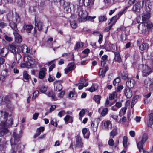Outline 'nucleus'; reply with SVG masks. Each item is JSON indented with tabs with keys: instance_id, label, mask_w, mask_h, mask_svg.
Segmentation results:
<instances>
[{
	"instance_id": "nucleus-1",
	"label": "nucleus",
	"mask_w": 153,
	"mask_h": 153,
	"mask_svg": "<svg viewBox=\"0 0 153 153\" xmlns=\"http://www.w3.org/2000/svg\"><path fill=\"white\" fill-rule=\"evenodd\" d=\"M0 124V136H2L8 132V128L11 126L13 123V119L10 117L7 119L8 113L5 111H1Z\"/></svg>"
},
{
	"instance_id": "nucleus-2",
	"label": "nucleus",
	"mask_w": 153,
	"mask_h": 153,
	"mask_svg": "<svg viewBox=\"0 0 153 153\" xmlns=\"http://www.w3.org/2000/svg\"><path fill=\"white\" fill-rule=\"evenodd\" d=\"M21 136L15 132H14L13 134V137L10 140L11 149L12 151L11 153H16L18 150L20 151L21 144L20 138Z\"/></svg>"
},
{
	"instance_id": "nucleus-3",
	"label": "nucleus",
	"mask_w": 153,
	"mask_h": 153,
	"mask_svg": "<svg viewBox=\"0 0 153 153\" xmlns=\"http://www.w3.org/2000/svg\"><path fill=\"white\" fill-rule=\"evenodd\" d=\"M151 13H149L144 14L142 16V20L143 21L142 25L143 26V29L149 31H151L152 28L153 26L151 22H146L150 17Z\"/></svg>"
},
{
	"instance_id": "nucleus-4",
	"label": "nucleus",
	"mask_w": 153,
	"mask_h": 153,
	"mask_svg": "<svg viewBox=\"0 0 153 153\" xmlns=\"http://www.w3.org/2000/svg\"><path fill=\"white\" fill-rule=\"evenodd\" d=\"M78 20L79 22H85L87 20H91L95 18V17L88 16L87 12L84 10L78 9Z\"/></svg>"
},
{
	"instance_id": "nucleus-5",
	"label": "nucleus",
	"mask_w": 153,
	"mask_h": 153,
	"mask_svg": "<svg viewBox=\"0 0 153 153\" xmlns=\"http://www.w3.org/2000/svg\"><path fill=\"white\" fill-rule=\"evenodd\" d=\"M63 8L65 11L68 13H70L72 11L74 12L76 9V7L73 4H71L68 2H64Z\"/></svg>"
},
{
	"instance_id": "nucleus-6",
	"label": "nucleus",
	"mask_w": 153,
	"mask_h": 153,
	"mask_svg": "<svg viewBox=\"0 0 153 153\" xmlns=\"http://www.w3.org/2000/svg\"><path fill=\"white\" fill-rule=\"evenodd\" d=\"M145 4V9L147 13H149L153 8V2H151L150 0H143L142 4Z\"/></svg>"
},
{
	"instance_id": "nucleus-7",
	"label": "nucleus",
	"mask_w": 153,
	"mask_h": 153,
	"mask_svg": "<svg viewBox=\"0 0 153 153\" xmlns=\"http://www.w3.org/2000/svg\"><path fill=\"white\" fill-rule=\"evenodd\" d=\"M142 75L143 76H147L152 72L151 68L146 65H142Z\"/></svg>"
},
{
	"instance_id": "nucleus-8",
	"label": "nucleus",
	"mask_w": 153,
	"mask_h": 153,
	"mask_svg": "<svg viewBox=\"0 0 153 153\" xmlns=\"http://www.w3.org/2000/svg\"><path fill=\"white\" fill-rule=\"evenodd\" d=\"M33 28V26L31 25H25L23 26V28L21 30V31L22 32H26L30 33Z\"/></svg>"
},
{
	"instance_id": "nucleus-9",
	"label": "nucleus",
	"mask_w": 153,
	"mask_h": 153,
	"mask_svg": "<svg viewBox=\"0 0 153 153\" xmlns=\"http://www.w3.org/2000/svg\"><path fill=\"white\" fill-rule=\"evenodd\" d=\"M62 82V80L56 81L54 82V84L56 85V87L55 88V90L56 91H60L62 90V86L61 83Z\"/></svg>"
},
{
	"instance_id": "nucleus-10",
	"label": "nucleus",
	"mask_w": 153,
	"mask_h": 153,
	"mask_svg": "<svg viewBox=\"0 0 153 153\" xmlns=\"http://www.w3.org/2000/svg\"><path fill=\"white\" fill-rule=\"evenodd\" d=\"M99 123V120L97 119L96 120L92 122L91 128L94 132H96L97 130Z\"/></svg>"
},
{
	"instance_id": "nucleus-11",
	"label": "nucleus",
	"mask_w": 153,
	"mask_h": 153,
	"mask_svg": "<svg viewBox=\"0 0 153 153\" xmlns=\"http://www.w3.org/2000/svg\"><path fill=\"white\" fill-rule=\"evenodd\" d=\"M125 95L128 99L131 98L132 96V91L130 88H126L124 90Z\"/></svg>"
},
{
	"instance_id": "nucleus-12",
	"label": "nucleus",
	"mask_w": 153,
	"mask_h": 153,
	"mask_svg": "<svg viewBox=\"0 0 153 153\" xmlns=\"http://www.w3.org/2000/svg\"><path fill=\"white\" fill-rule=\"evenodd\" d=\"M76 146L77 147H82L83 146V143L80 136L78 135L76 137Z\"/></svg>"
},
{
	"instance_id": "nucleus-13",
	"label": "nucleus",
	"mask_w": 153,
	"mask_h": 153,
	"mask_svg": "<svg viewBox=\"0 0 153 153\" xmlns=\"http://www.w3.org/2000/svg\"><path fill=\"white\" fill-rule=\"evenodd\" d=\"M35 25L40 31L42 30L45 28V25L43 22L40 21H37L35 20Z\"/></svg>"
},
{
	"instance_id": "nucleus-14",
	"label": "nucleus",
	"mask_w": 153,
	"mask_h": 153,
	"mask_svg": "<svg viewBox=\"0 0 153 153\" xmlns=\"http://www.w3.org/2000/svg\"><path fill=\"white\" fill-rule=\"evenodd\" d=\"M141 1H138L133 6L132 10L134 12H139L141 7Z\"/></svg>"
},
{
	"instance_id": "nucleus-15",
	"label": "nucleus",
	"mask_w": 153,
	"mask_h": 153,
	"mask_svg": "<svg viewBox=\"0 0 153 153\" xmlns=\"http://www.w3.org/2000/svg\"><path fill=\"white\" fill-rule=\"evenodd\" d=\"M102 125H104L105 129L108 130L111 129L112 127V125L111 122L109 120L103 121L102 122Z\"/></svg>"
},
{
	"instance_id": "nucleus-16",
	"label": "nucleus",
	"mask_w": 153,
	"mask_h": 153,
	"mask_svg": "<svg viewBox=\"0 0 153 153\" xmlns=\"http://www.w3.org/2000/svg\"><path fill=\"white\" fill-rule=\"evenodd\" d=\"M21 50L23 53H31L32 51L30 48H28L25 45H24L21 46Z\"/></svg>"
},
{
	"instance_id": "nucleus-17",
	"label": "nucleus",
	"mask_w": 153,
	"mask_h": 153,
	"mask_svg": "<svg viewBox=\"0 0 153 153\" xmlns=\"http://www.w3.org/2000/svg\"><path fill=\"white\" fill-rule=\"evenodd\" d=\"M9 52L8 49L6 48H4L0 50V55L3 57H6Z\"/></svg>"
},
{
	"instance_id": "nucleus-18",
	"label": "nucleus",
	"mask_w": 153,
	"mask_h": 153,
	"mask_svg": "<svg viewBox=\"0 0 153 153\" xmlns=\"http://www.w3.org/2000/svg\"><path fill=\"white\" fill-rule=\"evenodd\" d=\"M18 32H14V35L16 41L17 43H21L22 41V39L21 36L18 33Z\"/></svg>"
},
{
	"instance_id": "nucleus-19",
	"label": "nucleus",
	"mask_w": 153,
	"mask_h": 153,
	"mask_svg": "<svg viewBox=\"0 0 153 153\" xmlns=\"http://www.w3.org/2000/svg\"><path fill=\"white\" fill-rule=\"evenodd\" d=\"M139 48L141 51H144L147 49L149 48V45L145 42H143L140 45H138Z\"/></svg>"
},
{
	"instance_id": "nucleus-20",
	"label": "nucleus",
	"mask_w": 153,
	"mask_h": 153,
	"mask_svg": "<svg viewBox=\"0 0 153 153\" xmlns=\"http://www.w3.org/2000/svg\"><path fill=\"white\" fill-rule=\"evenodd\" d=\"M46 71V69L45 68H42L41 69L39 74V76L40 79H43L44 78Z\"/></svg>"
},
{
	"instance_id": "nucleus-21",
	"label": "nucleus",
	"mask_w": 153,
	"mask_h": 153,
	"mask_svg": "<svg viewBox=\"0 0 153 153\" xmlns=\"http://www.w3.org/2000/svg\"><path fill=\"white\" fill-rule=\"evenodd\" d=\"M135 82L133 79L128 80L126 82V85L127 88H133L135 84Z\"/></svg>"
},
{
	"instance_id": "nucleus-22",
	"label": "nucleus",
	"mask_w": 153,
	"mask_h": 153,
	"mask_svg": "<svg viewBox=\"0 0 153 153\" xmlns=\"http://www.w3.org/2000/svg\"><path fill=\"white\" fill-rule=\"evenodd\" d=\"M68 66V67L65 70V73L66 74L68 73L73 69L74 67V65L72 63H71L69 64Z\"/></svg>"
},
{
	"instance_id": "nucleus-23",
	"label": "nucleus",
	"mask_w": 153,
	"mask_h": 153,
	"mask_svg": "<svg viewBox=\"0 0 153 153\" xmlns=\"http://www.w3.org/2000/svg\"><path fill=\"white\" fill-rule=\"evenodd\" d=\"M9 50L13 54L16 53L18 51V48L13 45H11L9 46Z\"/></svg>"
},
{
	"instance_id": "nucleus-24",
	"label": "nucleus",
	"mask_w": 153,
	"mask_h": 153,
	"mask_svg": "<svg viewBox=\"0 0 153 153\" xmlns=\"http://www.w3.org/2000/svg\"><path fill=\"white\" fill-rule=\"evenodd\" d=\"M44 127H41L37 129V133L34 136V138H36L38 137L41 133V132H43L44 130Z\"/></svg>"
},
{
	"instance_id": "nucleus-25",
	"label": "nucleus",
	"mask_w": 153,
	"mask_h": 153,
	"mask_svg": "<svg viewBox=\"0 0 153 153\" xmlns=\"http://www.w3.org/2000/svg\"><path fill=\"white\" fill-rule=\"evenodd\" d=\"M153 124V113H151L149 115V120L147 123V125L150 127Z\"/></svg>"
},
{
	"instance_id": "nucleus-26",
	"label": "nucleus",
	"mask_w": 153,
	"mask_h": 153,
	"mask_svg": "<svg viewBox=\"0 0 153 153\" xmlns=\"http://www.w3.org/2000/svg\"><path fill=\"white\" fill-rule=\"evenodd\" d=\"M9 25L14 30V32H18V30L17 27V25L16 23L14 22H10Z\"/></svg>"
},
{
	"instance_id": "nucleus-27",
	"label": "nucleus",
	"mask_w": 153,
	"mask_h": 153,
	"mask_svg": "<svg viewBox=\"0 0 153 153\" xmlns=\"http://www.w3.org/2000/svg\"><path fill=\"white\" fill-rule=\"evenodd\" d=\"M114 53L115 55L114 59L115 60L120 63L121 61V59L119 52L117 51L114 52Z\"/></svg>"
},
{
	"instance_id": "nucleus-28",
	"label": "nucleus",
	"mask_w": 153,
	"mask_h": 153,
	"mask_svg": "<svg viewBox=\"0 0 153 153\" xmlns=\"http://www.w3.org/2000/svg\"><path fill=\"white\" fill-rule=\"evenodd\" d=\"M145 143V142L142 140L138 142H137V145L138 148L139 149V152H141L142 149H144L143 146V144Z\"/></svg>"
},
{
	"instance_id": "nucleus-29",
	"label": "nucleus",
	"mask_w": 153,
	"mask_h": 153,
	"mask_svg": "<svg viewBox=\"0 0 153 153\" xmlns=\"http://www.w3.org/2000/svg\"><path fill=\"white\" fill-rule=\"evenodd\" d=\"M104 2L106 5L111 6L116 2L115 0H104Z\"/></svg>"
},
{
	"instance_id": "nucleus-30",
	"label": "nucleus",
	"mask_w": 153,
	"mask_h": 153,
	"mask_svg": "<svg viewBox=\"0 0 153 153\" xmlns=\"http://www.w3.org/2000/svg\"><path fill=\"white\" fill-rule=\"evenodd\" d=\"M13 11H10L6 16L7 20L9 21H12L13 18Z\"/></svg>"
},
{
	"instance_id": "nucleus-31",
	"label": "nucleus",
	"mask_w": 153,
	"mask_h": 153,
	"mask_svg": "<svg viewBox=\"0 0 153 153\" xmlns=\"http://www.w3.org/2000/svg\"><path fill=\"white\" fill-rule=\"evenodd\" d=\"M45 94L49 97H51L53 100H55V95L52 91H50L48 93H46Z\"/></svg>"
},
{
	"instance_id": "nucleus-32",
	"label": "nucleus",
	"mask_w": 153,
	"mask_h": 153,
	"mask_svg": "<svg viewBox=\"0 0 153 153\" xmlns=\"http://www.w3.org/2000/svg\"><path fill=\"white\" fill-rule=\"evenodd\" d=\"M23 77L24 79L26 80L27 81L30 78V75H29L26 71H24L23 73Z\"/></svg>"
},
{
	"instance_id": "nucleus-33",
	"label": "nucleus",
	"mask_w": 153,
	"mask_h": 153,
	"mask_svg": "<svg viewBox=\"0 0 153 153\" xmlns=\"http://www.w3.org/2000/svg\"><path fill=\"white\" fill-rule=\"evenodd\" d=\"M121 77L124 79H127L128 78V73L127 71H123L121 73Z\"/></svg>"
},
{
	"instance_id": "nucleus-34",
	"label": "nucleus",
	"mask_w": 153,
	"mask_h": 153,
	"mask_svg": "<svg viewBox=\"0 0 153 153\" xmlns=\"http://www.w3.org/2000/svg\"><path fill=\"white\" fill-rule=\"evenodd\" d=\"M101 97L99 95H95L94 97V100L97 104H99L100 102Z\"/></svg>"
},
{
	"instance_id": "nucleus-35",
	"label": "nucleus",
	"mask_w": 153,
	"mask_h": 153,
	"mask_svg": "<svg viewBox=\"0 0 153 153\" xmlns=\"http://www.w3.org/2000/svg\"><path fill=\"white\" fill-rule=\"evenodd\" d=\"M98 19L99 22H102L103 21H106L107 19L106 16L101 15L99 17Z\"/></svg>"
},
{
	"instance_id": "nucleus-36",
	"label": "nucleus",
	"mask_w": 153,
	"mask_h": 153,
	"mask_svg": "<svg viewBox=\"0 0 153 153\" xmlns=\"http://www.w3.org/2000/svg\"><path fill=\"white\" fill-rule=\"evenodd\" d=\"M105 73L104 72L103 68H101L100 69L99 71V75L100 76H102V78H103L105 76Z\"/></svg>"
},
{
	"instance_id": "nucleus-37",
	"label": "nucleus",
	"mask_w": 153,
	"mask_h": 153,
	"mask_svg": "<svg viewBox=\"0 0 153 153\" xmlns=\"http://www.w3.org/2000/svg\"><path fill=\"white\" fill-rule=\"evenodd\" d=\"M127 142L128 139L127 137L126 136H124L123 138V146L125 148L127 147Z\"/></svg>"
},
{
	"instance_id": "nucleus-38",
	"label": "nucleus",
	"mask_w": 153,
	"mask_h": 153,
	"mask_svg": "<svg viewBox=\"0 0 153 153\" xmlns=\"http://www.w3.org/2000/svg\"><path fill=\"white\" fill-rule=\"evenodd\" d=\"M11 96L10 95H7L5 96L4 98V102L5 103L7 104L10 103Z\"/></svg>"
},
{
	"instance_id": "nucleus-39",
	"label": "nucleus",
	"mask_w": 153,
	"mask_h": 153,
	"mask_svg": "<svg viewBox=\"0 0 153 153\" xmlns=\"http://www.w3.org/2000/svg\"><path fill=\"white\" fill-rule=\"evenodd\" d=\"M148 139V135L146 133H144L143 134L142 136V137L141 140L145 142Z\"/></svg>"
},
{
	"instance_id": "nucleus-40",
	"label": "nucleus",
	"mask_w": 153,
	"mask_h": 153,
	"mask_svg": "<svg viewBox=\"0 0 153 153\" xmlns=\"http://www.w3.org/2000/svg\"><path fill=\"white\" fill-rule=\"evenodd\" d=\"M70 24L71 27L74 29H75L77 27V24L75 21H70Z\"/></svg>"
},
{
	"instance_id": "nucleus-41",
	"label": "nucleus",
	"mask_w": 153,
	"mask_h": 153,
	"mask_svg": "<svg viewBox=\"0 0 153 153\" xmlns=\"http://www.w3.org/2000/svg\"><path fill=\"white\" fill-rule=\"evenodd\" d=\"M117 134V130L116 129H114L110 133V136L112 138L116 135Z\"/></svg>"
},
{
	"instance_id": "nucleus-42",
	"label": "nucleus",
	"mask_w": 153,
	"mask_h": 153,
	"mask_svg": "<svg viewBox=\"0 0 153 153\" xmlns=\"http://www.w3.org/2000/svg\"><path fill=\"white\" fill-rule=\"evenodd\" d=\"M92 0H83V3L85 6L89 5L91 3Z\"/></svg>"
},
{
	"instance_id": "nucleus-43",
	"label": "nucleus",
	"mask_w": 153,
	"mask_h": 153,
	"mask_svg": "<svg viewBox=\"0 0 153 153\" xmlns=\"http://www.w3.org/2000/svg\"><path fill=\"white\" fill-rule=\"evenodd\" d=\"M47 89L48 88L47 87L45 86H42L41 87L40 90L41 93H45V92L46 91Z\"/></svg>"
},
{
	"instance_id": "nucleus-44",
	"label": "nucleus",
	"mask_w": 153,
	"mask_h": 153,
	"mask_svg": "<svg viewBox=\"0 0 153 153\" xmlns=\"http://www.w3.org/2000/svg\"><path fill=\"white\" fill-rule=\"evenodd\" d=\"M85 113V111L84 109H82L79 113V118L80 120H81L82 117L84 115Z\"/></svg>"
},
{
	"instance_id": "nucleus-45",
	"label": "nucleus",
	"mask_w": 153,
	"mask_h": 153,
	"mask_svg": "<svg viewBox=\"0 0 153 153\" xmlns=\"http://www.w3.org/2000/svg\"><path fill=\"white\" fill-rule=\"evenodd\" d=\"M108 109L107 108H104L102 111L101 112V115L102 116H104L107 113Z\"/></svg>"
},
{
	"instance_id": "nucleus-46",
	"label": "nucleus",
	"mask_w": 153,
	"mask_h": 153,
	"mask_svg": "<svg viewBox=\"0 0 153 153\" xmlns=\"http://www.w3.org/2000/svg\"><path fill=\"white\" fill-rule=\"evenodd\" d=\"M53 38L52 37L49 38L47 42V43L48 44L50 45V46L51 47L52 46V44L53 43Z\"/></svg>"
},
{
	"instance_id": "nucleus-47",
	"label": "nucleus",
	"mask_w": 153,
	"mask_h": 153,
	"mask_svg": "<svg viewBox=\"0 0 153 153\" xmlns=\"http://www.w3.org/2000/svg\"><path fill=\"white\" fill-rule=\"evenodd\" d=\"M77 96L76 94L75 93V92H72L71 91L70 92V94L69 95V97L71 98L72 97H75V98H76V97Z\"/></svg>"
},
{
	"instance_id": "nucleus-48",
	"label": "nucleus",
	"mask_w": 153,
	"mask_h": 153,
	"mask_svg": "<svg viewBox=\"0 0 153 153\" xmlns=\"http://www.w3.org/2000/svg\"><path fill=\"white\" fill-rule=\"evenodd\" d=\"M14 54L16 56L15 57L17 60L19 61L21 59L22 57L21 55L18 53V51L16 52V53H14Z\"/></svg>"
},
{
	"instance_id": "nucleus-49",
	"label": "nucleus",
	"mask_w": 153,
	"mask_h": 153,
	"mask_svg": "<svg viewBox=\"0 0 153 153\" xmlns=\"http://www.w3.org/2000/svg\"><path fill=\"white\" fill-rule=\"evenodd\" d=\"M116 96V93L113 92L112 93L110 94L109 96V99L110 100H112L114 98L115 96Z\"/></svg>"
},
{
	"instance_id": "nucleus-50",
	"label": "nucleus",
	"mask_w": 153,
	"mask_h": 153,
	"mask_svg": "<svg viewBox=\"0 0 153 153\" xmlns=\"http://www.w3.org/2000/svg\"><path fill=\"white\" fill-rule=\"evenodd\" d=\"M120 82V79L119 77H117L114 79L113 82V84L115 86L118 83Z\"/></svg>"
},
{
	"instance_id": "nucleus-51",
	"label": "nucleus",
	"mask_w": 153,
	"mask_h": 153,
	"mask_svg": "<svg viewBox=\"0 0 153 153\" xmlns=\"http://www.w3.org/2000/svg\"><path fill=\"white\" fill-rule=\"evenodd\" d=\"M28 61L30 65L34 64L36 62L35 59L31 57H30V59L28 60Z\"/></svg>"
},
{
	"instance_id": "nucleus-52",
	"label": "nucleus",
	"mask_w": 153,
	"mask_h": 153,
	"mask_svg": "<svg viewBox=\"0 0 153 153\" xmlns=\"http://www.w3.org/2000/svg\"><path fill=\"white\" fill-rule=\"evenodd\" d=\"M152 82L149 79H146L144 81V84L146 85H149Z\"/></svg>"
},
{
	"instance_id": "nucleus-53",
	"label": "nucleus",
	"mask_w": 153,
	"mask_h": 153,
	"mask_svg": "<svg viewBox=\"0 0 153 153\" xmlns=\"http://www.w3.org/2000/svg\"><path fill=\"white\" fill-rule=\"evenodd\" d=\"M39 93V91L38 90L35 91L33 93L32 99H35L37 97V95Z\"/></svg>"
},
{
	"instance_id": "nucleus-54",
	"label": "nucleus",
	"mask_w": 153,
	"mask_h": 153,
	"mask_svg": "<svg viewBox=\"0 0 153 153\" xmlns=\"http://www.w3.org/2000/svg\"><path fill=\"white\" fill-rule=\"evenodd\" d=\"M81 47V43L77 42L75 45L74 49L76 50H78Z\"/></svg>"
},
{
	"instance_id": "nucleus-55",
	"label": "nucleus",
	"mask_w": 153,
	"mask_h": 153,
	"mask_svg": "<svg viewBox=\"0 0 153 153\" xmlns=\"http://www.w3.org/2000/svg\"><path fill=\"white\" fill-rule=\"evenodd\" d=\"M15 19L16 21L17 22L19 23L20 22V18L19 17V14L17 13H16Z\"/></svg>"
},
{
	"instance_id": "nucleus-56",
	"label": "nucleus",
	"mask_w": 153,
	"mask_h": 153,
	"mask_svg": "<svg viewBox=\"0 0 153 153\" xmlns=\"http://www.w3.org/2000/svg\"><path fill=\"white\" fill-rule=\"evenodd\" d=\"M5 39L8 42H11L13 40V38L12 37L8 36L7 35H5L4 36Z\"/></svg>"
},
{
	"instance_id": "nucleus-57",
	"label": "nucleus",
	"mask_w": 153,
	"mask_h": 153,
	"mask_svg": "<svg viewBox=\"0 0 153 153\" xmlns=\"http://www.w3.org/2000/svg\"><path fill=\"white\" fill-rule=\"evenodd\" d=\"M138 97L137 96H135L133 97L131 102L133 103V105L135 104L137 101Z\"/></svg>"
},
{
	"instance_id": "nucleus-58",
	"label": "nucleus",
	"mask_w": 153,
	"mask_h": 153,
	"mask_svg": "<svg viewBox=\"0 0 153 153\" xmlns=\"http://www.w3.org/2000/svg\"><path fill=\"white\" fill-rule=\"evenodd\" d=\"M108 145L111 146H114V142L113 139L111 138L109 139L108 142Z\"/></svg>"
},
{
	"instance_id": "nucleus-59",
	"label": "nucleus",
	"mask_w": 153,
	"mask_h": 153,
	"mask_svg": "<svg viewBox=\"0 0 153 153\" xmlns=\"http://www.w3.org/2000/svg\"><path fill=\"white\" fill-rule=\"evenodd\" d=\"M7 23L4 22H1L0 23V27L1 28H4L5 27L7 26Z\"/></svg>"
},
{
	"instance_id": "nucleus-60",
	"label": "nucleus",
	"mask_w": 153,
	"mask_h": 153,
	"mask_svg": "<svg viewBox=\"0 0 153 153\" xmlns=\"http://www.w3.org/2000/svg\"><path fill=\"white\" fill-rule=\"evenodd\" d=\"M71 118H72L69 115H67L64 118V120L65 122H68Z\"/></svg>"
},
{
	"instance_id": "nucleus-61",
	"label": "nucleus",
	"mask_w": 153,
	"mask_h": 153,
	"mask_svg": "<svg viewBox=\"0 0 153 153\" xmlns=\"http://www.w3.org/2000/svg\"><path fill=\"white\" fill-rule=\"evenodd\" d=\"M102 38H103V35L101 34H100L99 35V40H98V42L100 44L102 42Z\"/></svg>"
},
{
	"instance_id": "nucleus-62",
	"label": "nucleus",
	"mask_w": 153,
	"mask_h": 153,
	"mask_svg": "<svg viewBox=\"0 0 153 153\" xmlns=\"http://www.w3.org/2000/svg\"><path fill=\"white\" fill-rule=\"evenodd\" d=\"M3 57H0V65H2L3 64L5 61V59L3 58Z\"/></svg>"
},
{
	"instance_id": "nucleus-63",
	"label": "nucleus",
	"mask_w": 153,
	"mask_h": 153,
	"mask_svg": "<svg viewBox=\"0 0 153 153\" xmlns=\"http://www.w3.org/2000/svg\"><path fill=\"white\" fill-rule=\"evenodd\" d=\"M90 51V50L89 49L86 48V49H85L82 52V53H84V54H87L88 55V53H89Z\"/></svg>"
},
{
	"instance_id": "nucleus-64",
	"label": "nucleus",
	"mask_w": 153,
	"mask_h": 153,
	"mask_svg": "<svg viewBox=\"0 0 153 153\" xmlns=\"http://www.w3.org/2000/svg\"><path fill=\"white\" fill-rule=\"evenodd\" d=\"M149 90L150 91H153V81L149 85Z\"/></svg>"
}]
</instances>
